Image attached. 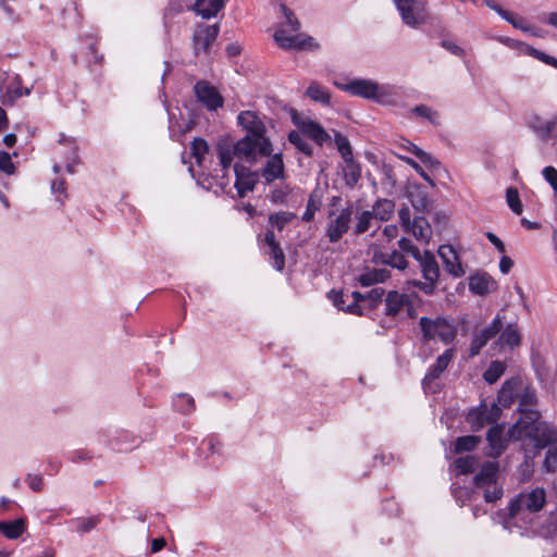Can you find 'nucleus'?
<instances>
[{"label":"nucleus","instance_id":"37","mask_svg":"<svg viewBox=\"0 0 557 557\" xmlns=\"http://www.w3.org/2000/svg\"><path fill=\"white\" fill-rule=\"evenodd\" d=\"M344 178L348 186L354 187L361 177V169L358 163L354 161V157L349 160L344 159Z\"/></svg>","mask_w":557,"mask_h":557},{"label":"nucleus","instance_id":"58","mask_svg":"<svg viewBox=\"0 0 557 557\" xmlns=\"http://www.w3.org/2000/svg\"><path fill=\"white\" fill-rule=\"evenodd\" d=\"M502 405L498 403H492L490 406L487 405V411H485V420L487 423L496 422L502 413Z\"/></svg>","mask_w":557,"mask_h":557},{"label":"nucleus","instance_id":"7","mask_svg":"<svg viewBox=\"0 0 557 557\" xmlns=\"http://www.w3.org/2000/svg\"><path fill=\"white\" fill-rule=\"evenodd\" d=\"M419 324L423 334V338L426 341L440 339L443 343L448 344L456 336V327L454 324L442 317L436 319L422 317Z\"/></svg>","mask_w":557,"mask_h":557},{"label":"nucleus","instance_id":"18","mask_svg":"<svg viewBox=\"0 0 557 557\" xmlns=\"http://www.w3.org/2000/svg\"><path fill=\"white\" fill-rule=\"evenodd\" d=\"M373 101L382 106H396L401 99L400 88L376 82Z\"/></svg>","mask_w":557,"mask_h":557},{"label":"nucleus","instance_id":"42","mask_svg":"<svg viewBox=\"0 0 557 557\" xmlns=\"http://www.w3.org/2000/svg\"><path fill=\"white\" fill-rule=\"evenodd\" d=\"M333 133L335 146L338 152L341 153L343 160H349L352 157V150L348 138L336 131H333Z\"/></svg>","mask_w":557,"mask_h":557},{"label":"nucleus","instance_id":"13","mask_svg":"<svg viewBox=\"0 0 557 557\" xmlns=\"http://www.w3.org/2000/svg\"><path fill=\"white\" fill-rule=\"evenodd\" d=\"M527 440L533 442L537 449L545 448L557 442V429L552 423L539 422L532 432L529 430Z\"/></svg>","mask_w":557,"mask_h":557},{"label":"nucleus","instance_id":"26","mask_svg":"<svg viewBox=\"0 0 557 557\" xmlns=\"http://www.w3.org/2000/svg\"><path fill=\"white\" fill-rule=\"evenodd\" d=\"M216 157L223 172L222 177H225V173L230 170L233 158L235 157V148L228 140H221L216 145Z\"/></svg>","mask_w":557,"mask_h":557},{"label":"nucleus","instance_id":"15","mask_svg":"<svg viewBox=\"0 0 557 557\" xmlns=\"http://www.w3.org/2000/svg\"><path fill=\"white\" fill-rule=\"evenodd\" d=\"M219 32L220 28L216 24L200 26L195 30L193 37L195 53L199 54L200 52H207L215 41Z\"/></svg>","mask_w":557,"mask_h":557},{"label":"nucleus","instance_id":"6","mask_svg":"<svg viewBox=\"0 0 557 557\" xmlns=\"http://www.w3.org/2000/svg\"><path fill=\"white\" fill-rule=\"evenodd\" d=\"M235 148V157L247 162L256 161L257 157H270L272 152V144L268 138H257L249 135L233 144Z\"/></svg>","mask_w":557,"mask_h":557},{"label":"nucleus","instance_id":"22","mask_svg":"<svg viewBox=\"0 0 557 557\" xmlns=\"http://www.w3.org/2000/svg\"><path fill=\"white\" fill-rule=\"evenodd\" d=\"M261 176L267 183L284 178L285 168L281 153H275L268 159L265 165L261 169Z\"/></svg>","mask_w":557,"mask_h":557},{"label":"nucleus","instance_id":"44","mask_svg":"<svg viewBox=\"0 0 557 557\" xmlns=\"http://www.w3.org/2000/svg\"><path fill=\"white\" fill-rule=\"evenodd\" d=\"M411 113H413L414 115H417L419 117L428 120L433 125H437L440 123L438 113L425 104H420V106L414 107L411 110Z\"/></svg>","mask_w":557,"mask_h":557},{"label":"nucleus","instance_id":"29","mask_svg":"<svg viewBox=\"0 0 557 557\" xmlns=\"http://www.w3.org/2000/svg\"><path fill=\"white\" fill-rule=\"evenodd\" d=\"M264 240H265V244L268 245V247L270 249V256L274 260V268L277 271H282L284 269V265H285V257H284L283 250L280 247V244L275 239V235H274V232L272 230H269L265 233Z\"/></svg>","mask_w":557,"mask_h":557},{"label":"nucleus","instance_id":"30","mask_svg":"<svg viewBox=\"0 0 557 557\" xmlns=\"http://www.w3.org/2000/svg\"><path fill=\"white\" fill-rule=\"evenodd\" d=\"M485 411H487L486 401H482L476 408L469 411L467 422L470 424L472 431H480L486 423Z\"/></svg>","mask_w":557,"mask_h":557},{"label":"nucleus","instance_id":"63","mask_svg":"<svg viewBox=\"0 0 557 557\" xmlns=\"http://www.w3.org/2000/svg\"><path fill=\"white\" fill-rule=\"evenodd\" d=\"M487 344L486 337H481L479 334H476L470 345V356H476L480 354V350L482 347H484Z\"/></svg>","mask_w":557,"mask_h":557},{"label":"nucleus","instance_id":"59","mask_svg":"<svg viewBox=\"0 0 557 557\" xmlns=\"http://www.w3.org/2000/svg\"><path fill=\"white\" fill-rule=\"evenodd\" d=\"M51 189L53 193H59L58 201L62 205L64 202V199L66 198V185L65 181L62 178H57L52 181L51 183Z\"/></svg>","mask_w":557,"mask_h":557},{"label":"nucleus","instance_id":"25","mask_svg":"<svg viewBox=\"0 0 557 557\" xmlns=\"http://www.w3.org/2000/svg\"><path fill=\"white\" fill-rule=\"evenodd\" d=\"M498 473V463L496 461H486L481 466L480 472L474 476V484L478 487L491 486L496 483Z\"/></svg>","mask_w":557,"mask_h":557},{"label":"nucleus","instance_id":"46","mask_svg":"<svg viewBox=\"0 0 557 557\" xmlns=\"http://www.w3.org/2000/svg\"><path fill=\"white\" fill-rule=\"evenodd\" d=\"M481 438L479 436L474 435H467L458 437L455 444V451L461 453V451H470L473 448L476 447V445L480 443Z\"/></svg>","mask_w":557,"mask_h":557},{"label":"nucleus","instance_id":"2","mask_svg":"<svg viewBox=\"0 0 557 557\" xmlns=\"http://www.w3.org/2000/svg\"><path fill=\"white\" fill-rule=\"evenodd\" d=\"M546 504V491L534 487L513 497L508 505L509 517L516 521L532 522L533 516Z\"/></svg>","mask_w":557,"mask_h":557},{"label":"nucleus","instance_id":"3","mask_svg":"<svg viewBox=\"0 0 557 557\" xmlns=\"http://www.w3.org/2000/svg\"><path fill=\"white\" fill-rule=\"evenodd\" d=\"M281 11L286 22L282 23L274 34V40L283 49H305L318 47L313 44V38L299 34L300 23L294 13L285 5L281 4Z\"/></svg>","mask_w":557,"mask_h":557},{"label":"nucleus","instance_id":"36","mask_svg":"<svg viewBox=\"0 0 557 557\" xmlns=\"http://www.w3.org/2000/svg\"><path fill=\"white\" fill-rule=\"evenodd\" d=\"M355 219L356 224L354 226V232L357 235L368 232L374 225V222H376V219L370 210L357 212L355 214Z\"/></svg>","mask_w":557,"mask_h":557},{"label":"nucleus","instance_id":"34","mask_svg":"<svg viewBox=\"0 0 557 557\" xmlns=\"http://www.w3.org/2000/svg\"><path fill=\"white\" fill-rule=\"evenodd\" d=\"M222 7V0H197L195 4L196 12L203 18L215 16Z\"/></svg>","mask_w":557,"mask_h":557},{"label":"nucleus","instance_id":"38","mask_svg":"<svg viewBox=\"0 0 557 557\" xmlns=\"http://www.w3.org/2000/svg\"><path fill=\"white\" fill-rule=\"evenodd\" d=\"M306 95L313 101L321 102L323 104H329L330 102V94L329 91L321 86L320 84L313 82L308 87Z\"/></svg>","mask_w":557,"mask_h":557},{"label":"nucleus","instance_id":"1","mask_svg":"<svg viewBox=\"0 0 557 557\" xmlns=\"http://www.w3.org/2000/svg\"><path fill=\"white\" fill-rule=\"evenodd\" d=\"M342 202V197L333 196L326 206L324 236L331 244L338 243L348 233L355 214L352 205L343 206Z\"/></svg>","mask_w":557,"mask_h":557},{"label":"nucleus","instance_id":"23","mask_svg":"<svg viewBox=\"0 0 557 557\" xmlns=\"http://www.w3.org/2000/svg\"><path fill=\"white\" fill-rule=\"evenodd\" d=\"M505 426L496 424L487 431L486 440L488 442V456L498 457L506 447L507 440L504 437Z\"/></svg>","mask_w":557,"mask_h":557},{"label":"nucleus","instance_id":"21","mask_svg":"<svg viewBox=\"0 0 557 557\" xmlns=\"http://www.w3.org/2000/svg\"><path fill=\"white\" fill-rule=\"evenodd\" d=\"M469 289L476 295H486L497 289L496 281L485 272L469 277Z\"/></svg>","mask_w":557,"mask_h":557},{"label":"nucleus","instance_id":"20","mask_svg":"<svg viewBox=\"0 0 557 557\" xmlns=\"http://www.w3.org/2000/svg\"><path fill=\"white\" fill-rule=\"evenodd\" d=\"M234 172L236 176L235 187L237 189L238 196L244 197L247 193L255 188L258 176L256 173L250 172L247 168L239 166L238 164L234 165Z\"/></svg>","mask_w":557,"mask_h":557},{"label":"nucleus","instance_id":"17","mask_svg":"<svg viewBox=\"0 0 557 557\" xmlns=\"http://www.w3.org/2000/svg\"><path fill=\"white\" fill-rule=\"evenodd\" d=\"M238 124L248 132V135L257 138H267L265 125L255 111H243L237 116Z\"/></svg>","mask_w":557,"mask_h":557},{"label":"nucleus","instance_id":"24","mask_svg":"<svg viewBox=\"0 0 557 557\" xmlns=\"http://www.w3.org/2000/svg\"><path fill=\"white\" fill-rule=\"evenodd\" d=\"M409 296L397 290H391L385 297V313L388 317H396L401 309L408 305Z\"/></svg>","mask_w":557,"mask_h":557},{"label":"nucleus","instance_id":"41","mask_svg":"<svg viewBox=\"0 0 557 557\" xmlns=\"http://www.w3.org/2000/svg\"><path fill=\"white\" fill-rule=\"evenodd\" d=\"M505 364L498 360L492 361L483 374L484 380L493 384L495 383L505 372Z\"/></svg>","mask_w":557,"mask_h":557},{"label":"nucleus","instance_id":"47","mask_svg":"<svg viewBox=\"0 0 557 557\" xmlns=\"http://www.w3.org/2000/svg\"><path fill=\"white\" fill-rule=\"evenodd\" d=\"M190 149H191V154L196 159L197 163L200 165L205 156L209 151V146H208L207 141L202 138H195L191 141Z\"/></svg>","mask_w":557,"mask_h":557},{"label":"nucleus","instance_id":"39","mask_svg":"<svg viewBox=\"0 0 557 557\" xmlns=\"http://www.w3.org/2000/svg\"><path fill=\"white\" fill-rule=\"evenodd\" d=\"M497 40L505 46L518 50L522 54L531 55L534 58V52H537L539 50L533 48L532 46L524 44L519 40H515L509 37H498Z\"/></svg>","mask_w":557,"mask_h":557},{"label":"nucleus","instance_id":"49","mask_svg":"<svg viewBox=\"0 0 557 557\" xmlns=\"http://www.w3.org/2000/svg\"><path fill=\"white\" fill-rule=\"evenodd\" d=\"M503 20L511 24L517 29H520L524 33H532L533 35H536V33L532 32V27L527 24L523 17L517 16L509 11H507V15H505Z\"/></svg>","mask_w":557,"mask_h":557},{"label":"nucleus","instance_id":"32","mask_svg":"<svg viewBox=\"0 0 557 557\" xmlns=\"http://www.w3.org/2000/svg\"><path fill=\"white\" fill-rule=\"evenodd\" d=\"M520 333L518 326L516 324H508L503 332L500 333L496 344L504 347L508 346L510 348L520 345Z\"/></svg>","mask_w":557,"mask_h":557},{"label":"nucleus","instance_id":"53","mask_svg":"<svg viewBox=\"0 0 557 557\" xmlns=\"http://www.w3.org/2000/svg\"><path fill=\"white\" fill-rule=\"evenodd\" d=\"M398 246L401 251L412 256L416 260H420L421 256L423 255L420 252L419 248L408 238H400Z\"/></svg>","mask_w":557,"mask_h":557},{"label":"nucleus","instance_id":"10","mask_svg":"<svg viewBox=\"0 0 557 557\" xmlns=\"http://www.w3.org/2000/svg\"><path fill=\"white\" fill-rule=\"evenodd\" d=\"M519 411L521 416L509 430V435L513 440L525 441L529 430L532 432L537 426L541 413L533 408H519Z\"/></svg>","mask_w":557,"mask_h":557},{"label":"nucleus","instance_id":"43","mask_svg":"<svg viewBox=\"0 0 557 557\" xmlns=\"http://www.w3.org/2000/svg\"><path fill=\"white\" fill-rule=\"evenodd\" d=\"M295 218V214L292 212H277L273 213L269 216V223L273 228H276L277 231H283L286 224H288L293 219Z\"/></svg>","mask_w":557,"mask_h":557},{"label":"nucleus","instance_id":"12","mask_svg":"<svg viewBox=\"0 0 557 557\" xmlns=\"http://www.w3.org/2000/svg\"><path fill=\"white\" fill-rule=\"evenodd\" d=\"M334 85L338 89L346 91L351 96L373 101L376 82L366 78H355L346 83L334 82Z\"/></svg>","mask_w":557,"mask_h":557},{"label":"nucleus","instance_id":"28","mask_svg":"<svg viewBox=\"0 0 557 557\" xmlns=\"http://www.w3.org/2000/svg\"><path fill=\"white\" fill-rule=\"evenodd\" d=\"M407 232H411L412 235L417 238V240L429 244L432 237V227L429 224L428 220L423 216H416L412 220V224L409 226Z\"/></svg>","mask_w":557,"mask_h":557},{"label":"nucleus","instance_id":"54","mask_svg":"<svg viewBox=\"0 0 557 557\" xmlns=\"http://www.w3.org/2000/svg\"><path fill=\"white\" fill-rule=\"evenodd\" d=\"M512 397V386L509 382H506L498 393L497 403L503 407H507L511 404Z\"/></svg>","mask_w":557,"mask_h":557},{"label":"nucleus","instance_id":"52","mask_svg":"<svg viewBox=\"0 0 557 557\" xmlns=\"http://www.w3.org/2000/svg\"><path fill=\"white\" fill-rule=\"evenodd\" d=\"M542 175L552 187L554 196L557 199V169L552 165H547L542 170Z\"/></svg>","mask_w":557,"mask_h":557},{"label":"nucleus","instance_id":"57","mask_svg":"<svg viewBox=\"0 0 557 557\" xmlns=\"http://www.w3.org/2000/svg\"><path fill=\"white\" fill-rule=\"evenodd\" d=\"M99 523V519L97 517H89L86 519H78L76 521L77 531L82 533H87L95 529Z\"/></svg>","mask_w":557,"mask_h":557},{"label":"nucleus","instance_id":"27","mask_svg":"<svg viewBox=\"0 0 557 557\" xmlns=\"http://www.w3.org/2000/svg\"><path fill=\"white\" fill-rule=\"evenodd\" d=\"M454 357V352L451 349H447L437 357L436 362L434 366H432L428 373L424 376L423 384L426 385L433 380L440 377V375L447 369L449 362L451 361Z\"/></svg>","mask_w":557,"mask_h":557},{"label":"nucleus","instance_id":"5","mask_svg":"<svg viewBox=\"0 0 557 557\" xmlns=\"http://www.w3.org/2000/svg\"><path fill=\"white\" fill-rule=\"evenodd\" d=\"M405 25L418 28L430 20L428 4L423 0H393Z\"/></svg>","mask_w":557,"mask_h":557},{"label":"nucleus","instance_id":"11","mask_svg":"<svg viewBox=\"0 0 557 557\" xmlns=\"http://www.w3.org/2000/svg\"><path fill=\"white\" fill-rule=\"evenodd\" d=\"M528 126L542 141L547 143L556 138L557 114L546 116L533 113L528 119Z\"/></svg>","mask_w":557,"mask_h":557},{"label":"nucleus","instance_id":"8","mask_svg":"<svg viewBox=\"0 0 557 557\" xmlns=\"http://www.w3.org/2000/svg\"><path fill=\"white\" fill-rule=\"evenodd\" d=\"M292 121L302 135L312 139L317 145H331V135L315 121L301 116L296 111H293Z\"/></svg>","mask_w":557,"mask_h":557},{"label":"nucleus","instance_id":"60","mask_svg":"<svg viewBox=\"0 0 557 557\" xmlns=\"http://www.w3.org/2000/svg\"><path fill=\"white\" fill-rule=\"evenodd\" d=\"M0 170L5 174L14 173V164L11 156L5 151H0Z\"/></svg>","mask_w":557,"mask_h":557},{"label":"nucleus","instance_id":"16","mask_svg":"<svg viewBox=\"0 0 557 557\" xmlns=\"http://www.w3.org/2000/svg\"><path fill=\"white\" fill-rule=\"evenodd\" d=\"M437 253L442 259L445 271L454 277H461L465 270L459 260L456 250L450 245H442L438 247Z\"/></svg>","mask_w":557,"mask_h":557},{"label":"nucleus","instance_id":"35","mask_svg":"<svg viewBox=\"0 0 557 557\" xmlns=\"http://www.w3.org/2000/svg\"><path fill=\"white\" fill-rule=\"evenodd\" d=\"M394 209L395 205L392 200L380 199L373 205L370 211L376 221H387L393 215Z\"/></svg>","mask_w":557,"mask_h":557},{"label":"nucleus","instance_id":"50","mask_svg":"<svg viewBox=\"0 0 557 557\" xmlns=\"http://www.w3.org/2000/svg\"><path fill=\"white\" fill-rule=\"evenodd\" d=\"M502 326H503V322H502V319L499 315H496L494 318V320L492 321V323L486 326L485 329H483L479 335L481 337H486V342H488L490 339H492L493 337H495L499 331L502 330Z\"/></svg>","mask_w":557,"mask_h":557},{"label":"nucleus","instance_id":"48","mask_svg":"<svg viewBox=\"0 0 557 557\" xmlns=\"http://www.w3.org/2000/svg\"><path fill=\"white\" fill-rule=\"evenodd\" d=\"M288 140L293 144L299 151L304 152L307 156L312 154L311 146L302 138L300 132L292 131L288 134Z\"/></svg>","mask_w":557,"mask_h":557},{"label":"nucleus","instance_id":"62","mask_svg":"<svg viewBox=\"0 0 557 557\" xmlns=\"http://www.w3.org/2000/svg\"><path fill=\"white\" fill-rule=\"evenodd\" d=\"M544 467L548 472L557 469V449L549 448L544 460Z\"/></svg>","mask_w":557,"mask_h":557},{"label":"nucleus","instance_id":"31","mask_svg":"<svg viewBox=\"0 0 557 557\" xmlns=\"http://www.w3.org/2000/svg\"><path fill=\"white\" fill-rule=\"evenodd\" d=\"M0 532L9 540H16L25 532V520L1 521Z\"/></svg>","mask_w":557,"mask_h":557},{"label":"nucleus","instance_id":"40","mask_svg":"<svg viewBox=\"0 0 557 557\" xmlns=\"http://www.w3.org/2000/svg\"><path fill=\"white\" fill-rule=\"evenodd\" d=\"M455 467L461 474L472 473L479 467V458L475 456L460 457L456 459Z\"/></svg>","mask_w":557,"mask_h":557},{"label":"nucleus","instance_id":"45","mask_svg":"<svg viewBox=\"0 0 557 557\" xmlns=\"http://www.w3.org/2000/svg\"><path fill=\"white\" fill-rule=\"evenodd\" d=\"M506 201L511 211L520 215L523 211V207L519 197L518 189L516 187H509L506 190Z\"/></svg>","mask_w":557,"mask_h":557},{"label":"nucleus","instance_id":"4","mask_svg":"<svg viewBox=\"0 0 557 557\" xmlns=\"http://www.w3.org/2000/svg\"><path fill=\"white\" fill-rule=\"evenodd\" d=\"M417 261L419 262L424 281L412 280L408 281L407 285L418 287L425 295H433L440 280V267L435 256L431 251L425 250L420 260Z\"/></svg>","mask_w":557,"mask_h":557},{"label":"nucleus","instance_id":"51","mask_svg":"<svg viewBox=\"0 0 557 557\" xmlns=\"http://www.w3.org/2000/svg\"><path fill=\"white\" fill-rule=\"evenodd\" d=\"M384 262L398 270H404L407 268V261L404 258V255L396 250L387 255L384 259Z\"/></svg>","mask_w":557,"mask_h":557},{"label":"nucleus","instance_id":"61","mask_svg":"<svg viewBox=\"0 0 557 557\" xmlns=\"http://www.w3.org/2000/svg\"><path fill=\"white\" fill-rule=\"evenodd\" d=\"M384 293V289L381 287L373 288L367 295H364L366 300H369L371 307H375L379 302L382 301Z\"/></svg>","mask_w":557,"mask_h":557},{"label":"nucleus","instance_id":"33","mask_svg":"<svg viewBox=\"0 0 557 557\" xmlns=\"http://www.w3.org/2000/svg\"><path fill=\"white\" fill-rule=\"evenodd\" d=\"M389 277V271L385 268L367 270L358 277L362 286H371L376 283H382Z\"/></svg>","mask_w":557,"mask_h":557},{"label":"nucleus","instance_id":"55","mask_svg":"<svg viewBox=\"0 0 557 557\" xmlns=\"http://www.w3.org/2000/svg\"><path fill=\"white\" fill-rule=\"evenodd\" d=\"M17 85L12 84L8 91L2 96L3 104H13L14 101L23 96L22 88Z\"/></svg>","mask_w":557,"mask_h":557},{"label":"nucleus","instance_id":"64","mask_svg":"<svg viewBox=\"0 0 557 557\" xmlns=\"http://www.w3.org/2000/svg\"><path fill=\"white\" fill-rule=\"evenodd\" d=\"M487 344L486 337H481L479 334H476L470 345V356H476L480 354V350L482 347H484Z\"/></svg>","mask_w":557,"mask_h":557},{"label":"nucleus","instance_id":"9","mask_svg":"<svg viewBox=\"0 0 557 557\" xmlns=\"http://www.w3.org/2000/svg\"><path fill=\"white\" fill-rule=\"evenodd\" d=\"M55 153L60 157V161L53 164V172L60 173L62 166H65L70 174L75 172L74 165L78 162L77 145L74 139L61 136Z\"/></svg>","mask_w":557,"mask_h":557},{"label":"nucleus","instance_id":"56","mask_svg":"<svg viewBox=\"0 0 557 557\" xmlns=\"http://www.w3.org/2000/svg\"><path fill=\"white\" fill-rule=\"evenodd\" d=\"M484 488V499L487 503H494L502 498L503 487L494 483L491 486H482Z\"/></svg>","mask_w":557,"mask_h":557},{"label":"nucleus","instance_id":"14","mask_svg":"<svg viewBox=\"0 0 557 557\" xmlns=\"http://www.w3.org/2000/svg\"><path fill=\"white\" fill-rule=\"evenodd\" d=\"M194 89L198 101L208 110L215 111L223 106V97L208 82L199 81Z\"/></svg>","mask_w":557,"mask_h":557},{"label":"nucleus","instance_id":"19","mask_svg":"<svg viewBox=\"0 0 557 557\" xmlns=\"http://www.w3.org/2000/svg\"><path fill=\"white\" fill-rule=\"evenodd\" d=\"M364 300V295L359 292H351L350 294L337 295L334 299V305L348 313L361 315L362 310L359 302Z\"/></svg>","mask_w":557,"mask_h":557}]
</instances>
